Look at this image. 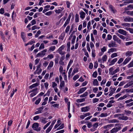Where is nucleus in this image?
Returning <instances> with one entry per match:
<instances>
[{
	"mask_svg": "<svg viewBox=\"0 0 133 133\" xmlns=\"http://www.w3.org/2000/svg\"><path fill=\"white\" fill-rule=\"evenodd\" d=\"M117 49L115 48H111L108 51V53H109L110 52H115L116 51Z\"/></svg>",
	"mask_w": 133,
	"mask_h": 133,
	"instance_id": "obj_24",
	"label": "nucleus"
},
{
	"mask_svg": "<svg viewBox=\"0 0 133 133\" xmlns=\"http://www.w3.org/2000/svg\"><path fill=\"white\" fill-rule=\"evenodd\" d=\"M133 53V52L131 51H128L125 53V56H130L132 55Z\"/></svg>",
	"mask_w": 133,
	"mask_h": 133,
	"instance_id": "obj_15",
	"label": "nucleus"
},
{
	"mask_svg": "<svg viewBox=\"0 0 133 133\" xmlns=\"http://www.w3.org/2000/svg\"><path fill=\"white\" fill-rule=\"evenodd\" d=\"M39 117L38 116H36L34 117L33 119L34 120L36 121L39 119Z\"/></svg>",
	"mask_w": 133,
	"mask_h": 133,
	"instance_id": "obj_51",
	"label": "nucleus"
},
{
	"mask_svg": "<svg viewBox=\"0 0 133 133\" xmlns=\"http://www.w3.org/2000/svg\"><path fill=\"white\" fill-rule=\"evenodd\" d=\"M44 48V45L43 43H42L41 44L39 47V49H43Z\"/></svg>",
	"mask_w": 133,
	"mask_h": 133,
	"instance_id": "obj_48",
	"label": "nucleus"
},
{
	"mask_svg": "<svg viewBox=\"0 0 133 133\" xmlns=\"http://www.w3.org/2000/svg\"><path fill=\"white\" fill-rule=\"evenodd\" d=\"M89 107L88 106H87L85 107L82 108H81V111L82 112H85L89 110Z\"/></svg>",
	"mask_w": 133,
	"mask_h": 133,
	"instance_id": "obj_11",
	"label": "nucleus"
},
{
	"mask_svg": "<svg viewBox=\"0 0 133 133\" xmlns=\"http://www.w3.org/2000/svg\"><path fill=\"white\" fill-rule=\"evenodd\" d=\"M70 27L69 26H68L66 27V29L65 30V32L66 33H68V32L69 31L70 29Z\"/></svg>",
	"mask_w": 133,
	"mask_h": 133,
	"instance_id": "obj_61",
	"label": "nucleus"
},
{
	"mask_svg": "<svg viewBox=\"0 0 133 133\" xmlns=\"http://www.w3.org/2000/svg\"><path fill=\"white\" fill-rule=\"evenodd\" d=\"M39 85V83H36L30 85V86L29 88L31 89H32L33 88H34L36 87L37 86Z\"/></svg>",
	"mask_w": 133,
	"mask_h": 133,
	"instance_id": "obj_10",
	"label": "nucleus"
},
{
	"mask_svg": "<svg viewBox=\"0 0 133 133\" xmlns=\"http://www.w3.org/2000/svg\"><path fill=\"white\" fill-rule=\"evenodd\" d=\"M98 90V88H94L93 89V91L94 93H96Z\"/></svg>",
	"mask_w": 133,
	"mask_h": 133,
	"instance_id": "obj_60",
	"label": "nucleus"
},
{
	"mask_svg": "<svg viewBox=\"0 0 133 133\" xmlns=\"http://www.w3.org/2000/svg\"><path fill=\"white\" fill-rule=\"evenodd\" d=\"M47 119L46 118H44L42 120L41 122L43 123H46L47 122V121L46 120Z\"/></svg>",
	"mask_w": 133,
	"mask_h": 133,
	"instance_id": "obj_56",
	"label": "nucleus"
},
{
	"mask_svg": "<svg viewBox=\"0 0 133 133\" xmlns=\"http://www.w3.org/2000/svg\"><path fill=\"white\" fill-rule=\"evenodd\" d=\"M107 116L108 114L107 113H102L100 115L99 117H105Z\"/></svg>",
	"mask_w": 133,
	"mask_h": 133,
	"instance_id": "obj_33",
	"label": "nucleus"
},
{
	"mask_svg": "<svg viewBox=\"0 0 133 133\" xmlns=\"http://www.w3.org/2000/svg\"><path fill=\"white\" fill-rule=\"evenodd\" d=\"M122 26H124L125 27L128 26V27H129L130 26V23H123L122 24Z\"/></svg>",
	"mask_w": 133,
	"mask_h": 133,
	"instance_id": "obj_31",
	"label": "nucleus"
},
{
	"mask_svg": "<svg viewBox=\"0 0 133 133\" xmlns=\"http://www.w3.org/2000/svg\"><path fill=\"white\" fill-rule=\"evenodd\" d=\"M109 8H110V10L112 11L114 13H115V10H114L113 8V7L112 6V5H110L109 6Z\"/></svg>",
	"mask_w": 133,
	"mask_h": 133,
	"instance_id": "obj_49",
	"label": "nucleus"
},
{
	"mask_svg": "<svg viewBox=\"0 0 133 133\" xmlns=\"http://www.w3.org/2000/svg\"><path fill=\"white\" fill-rule=\"evenodd\" d=\"M119 121L115 119H113L110 120V122L111 123H118Z\"/></svg>",
	"mask_w": 133,
	"mask_h": 133,
	"instance_id": "obj_27",
	"label": "nucleus"
},
{
	"mask_svg": "<svg viewBox=\"0 0 133 133\" xmlns=\"http://www.w3.org/2000/svg\"><path fill=\"white\" fill-rule=\"evenodd\" d=\"M70 42H68L67 44V50H70Z\"/></svg>",
	"mask_w": 133,
	"mask_h": 133,
	"instance_id": "obj_45",
	"label": "nucleus"
},
{
	"mask_svg": "<svg viewBox=\"0 0 133 133\" xmlns=\"http://www.w3.org/2000/svg\"><path fill=\"white\" fill-rule=\"evenodd\" d=\"M123 60V59L122 58H121L119 60L118 62V63L119 64L121 63H122Z\"/></svg>",
	"mask_w": 133,
	"mask_h": 133,
	"instance_id": "obj_58",
	"label": "nucleus"
},
{
	"mask_svg": "<svg viewBox=\"0 0 133 133\" xmlns=\"http://www.w3.org/2000/svg\"><path fill=\"white\" fill-rule=\"evenodd\" d=\"M0 35L1 37V38L4 41H5V38L4 35L3 34L2 31H1Z\"/></svg>",
	"mask_w": 133,
	"mask_h": 133,
	"instance_id": "obj_35",
	"label": "nucleus"
},
{
	"mask_svg": "<svg viewBox=\"0 0 133 133\" xmlns=\"http://www.w3.org/2000/svg\"><path fill=\"white\" fill-rule=\"evenodd\" d=\"M53 127L50 125V126L48 128L46 131V133H49Z\"/></svg>",
	"mask_w": 133,
	"mask_h": 133,
	"instance_id": "obj_30",
	"label": "nucleus"
},
{
	"mask_svg": "<svg viewBox=\"0 0 133 133\" xmlns=\"http://www.w3.org/2000/svg\"><path fill=\"white\" fill-rule=\"evenodd\" d=\"M118 131L117 129L115 128H113L112 130H110L111 133H114Z\"/></svg>",
	"mask_w": 133,
	"mask_h": 133,
	"instance_id": "obj_32",
	"label": "nucleus"
},
{
	"mask_svg": "<svg viewBox=\"0 0 133 133\" xmlns=\"http://www.w3.org/2000/svg\"><path fill=\"white\" fill-rule=\"evenodd\" d=\"M87 89L86 87L82 88L79 89L78 91L77 92V94H79L83 92Z\"/></svg>",
	"mask_w": 133,
	"mask_h": 133,
	"instance_id": "obj_9",
	"label": "nucleus"
},
{
	"mask_svg": "<svg viewBox=\"0 0 133 133\" xmlns=\"http://www.w3.org/2000/svg\"><path fill=\"white\" fill-rule=\"evenodd\" d=\"M121 125L119 124H115V126L116 127L117 126V127H116V128L117 129L118 131L121 129L122 128L121 127Z\"/></svg>",
	"mask_w": 133,
	"mask_h": 133,
	"instance_id": "obj_16",
	"label": "nucleus"
},
{
	"mask_svg": "<svg viewBox=\"0 0 133 133\" xmlns=\"http://www.w3.org/2000/svg\"><path fill=\"white\" fill-rule=\"evenodd\" d=\"M124 21L125 22H133V18L129 16L126 17L124 19Z\"/></svg>",
	"mask_w": 133,
	"mask_h": 133,
	"instance_id": "obj_7",
	"label": "nucleus"
},
{
	"mask_svg": "<svg viewBox=\"0 0 133 133\" xmlns=\"http://www.w3.org/2000/svg\"><path fill=\"white\" fill-rule=\"evenodd\" d=\"M56 47L55 46H51L49 48L48 51L50 52L51 51H53L55 49Z\"/></svg>",
	"mask_w": 133,
	"mask_h": 133,
	"instance_id": "obj_18",
	"label": "nucleus"
},
{
	"mask_svg": "<svg viewBox=\"0 0 133 133\" xmlns=\"http://www.w3.org/2000/svg\"><path fill=\"white\" fill-rule=\"evenodd\" d=\"M117 58H115L113 59L110 62V65H111L114 64L115 62L117 61Z\"/></svg>",
	"mask_w": 133,
	"mask_h": 133,
	"instance_id": "obj_26",
	"label": "nucleus"
},
{
	"mask_svg": "<svg viewBox=\"0 0 133 133\" xmlns=\"http://www.w3.org/2000/svg\"><path fill=\"white\" fill-rule=\"evenodd\" d=\"M107 59V56L106 55H104L102 58V60L103 62L106 61Z\"/></svg>",
	"mask_w": 133,
	"mask_h": 133,
	"instance_id": "obj_36",
	"label": "nucleus"
},
{
	"mask_svg": "<svg viewBox=\"0 0 133 133\" xmlns=\"http://www.w3.org/2000/svg\"><path fill=\"white\" fill-rule=\"evenodd\" d=\"M108 45L109 47H116L117 46L116 42L113 41H111L110 43L108 44Z\"/></svg>",
	"mask_w": 133,
	"mask_h": 133,
	"instance_id": "obj_5",
	"label": "nucleus"
},
{
	"mask_svg": "<svg viewBox=\"0 0 133 133\" xmlns=\"http://www.w3.org/2000/svg\"><path fill=\"white\" fill-rule=\"evenodd\" d=\"M76 38V36H74L73 37L71 41V43L72 44H73L75 43V41Z\"/></svg>",
	"mask_w": 133,
	"mask_h": 133,
	"instance_id": "obj_38",
	"label": "nucleus"
},
{
	"mask_svg": "<svg viewBox=\"0 0 133 133\" xmlns=\"http://www.w3.org/2000/svg\"><path fill=\"white\" fill-rule=\"evenodd\" d=\"M127 97V96L126 95H124L123 96L121 97H120L119 98H118V100H122L126 98Z\"/></svg>",
	"mask_w": 133,
	"mask_h": 133,
	"instance_id": "obj_39",
	"label": "nucleus"
},
{
	"mask_svg": "<svg viewBox=\"0 0 133 133\" xmlns=\"http://www.w3.org/2000/svg\"><path fill=\"white\" fill-rule=\"evenodd\" d=\"M85 101V99L84 98L78 99L76 100V102L78 103H79L84 102Z\"/></svg>",
	"mask_w": 133,
	"mask_h": 133,
	"instance_id": "obj_29",
	"label": "nucleus"
},
{
	"mask_svg": "<svg viewBox=\"0 0 133 133\" xmlns=\"http://www.w3.org/2000/svg\"><path fill=\"white\" fill-rule=\"evenodd\" d=\"M118 56L117 53H115L112 54L111 55V57L113 58L114 57L117 56Z\"/></svg>",
	"mask_w": 133,
	"mask_h": 133,
	"instance_id": "obj_44",
	"label": "nucleus"
},
{
	"mask_svg": "<svg viewBox=\"0 0 133 133\" xmlns=\"http://www.w3.org/2000/svg\"><path fill=\"white\" fill-rule=\"evenodd\" d=\"M126 29L128 30H129L131 33L133 34V29L127 28H126Z\"/></svg>",
	"mask_w": 133,
	"mask_h": 133,
	"instance_id": "obj_46",
	"label": "nucleus"
},
{
	"mask_svg": "<svg viewBox=\"0 0 133 133\" xmlns=\"http://www.w3.org/2000/svg\"><path fill=\"white\" fill-rule=\"evenodd\" d=\"M101 51L103 52L105 51L106 50V48L104 46L103 48L101 49Z\"/></svg>",
	"mask_w": 133,
	"mask_h": 133,
	"instance_id": "obj_64",
	"label": "nucleus"
},
{
	"mask_svg": "<svg viewBox=\"0 0 133 133\" xmlns=\"http://www.w3.org/2000/svg\"><path fill=\"white\" fill-rule=\"evenodd\" d=\"M97 73L96 72H94L92 74V76L95 78H96L97 77Z\"/></svg>",
	"mask_w": 133,
	"mask_h": 133,
	"instance_id": "obj_53",
	"label": "nucleus"
},
{
	"mask_svg": "<svg viewBox=\"0 0 133 133\" xmlns=\"http://www.w3.org/2000/svg\"><path fill=\"white\" fill-rule=\"evenodd\" d=\"M126 13L128 15L133 16V11H128Z\"/></svg>",
	"mask_w": 133,
	"mask_h": 133,
	"instance_id": "obj_34",
	"label": "nucleus"
},
{
	"mask_svg": "<svg viewBox=\"0 0 133 133\" xmlns=\"http://www.w3.org/2000/svg\"><path fill=\"white\" fill-rule=\"evenodd\" d=\"M53 64L54 63L53 62L51 61L49 64V65L47 68V69L49 70L53 66Z\"/></svg>",
	"mask_w": 133,
	"mask_h": 133,
	"instance_id": "obj_20",
	"label": "nucleus"
},
{
	"mask_svg": "<svg viewBox=\"0 0 133 133\" xmlns=\"http://www.w3.org/2000/svg\"><path fill=\"white\" fill-rule=\"evenodd\" d=\"M95 50L94 49L92 50V55L93 57H94L95 56Z\"/></svg>",
	"mask_w": 133,
	"mask_h": 133,
	"instance_id": "obj_59",
	"label": "nucleus"
},
{
	"mask_svg": "<svg viewBox=\"0 0 133 133\" xmlns=\"http://www.w3.org/2000/svg\"><path fill=\"white\" fill-rule=\"evenodd\" d=\"M93 84L95 86H98V85L99 84L98 82L97 79H95L93 82Z\"/></svg>",
	"mask_w": 133,
	"mask_h": 133,
	"instance_id": "obj_23",
	"label": "nucleus"
},
{
	"mask_svg": "<svg viewBox=\"0 0 133 133\" xmlns=\"http://www.w3.org/2000/svg\"><path fill=\"white\" fill-rule=\"evenodd\" d=\"M98 123L96 122L95 123V124H93L92 125L93 127L95 128H96L98 126Z\"/></svg>",
	"mask_w": 133,
	"mask_h": 133,
	"instance_id": "obj_54",
	"label": "nucleus"
},
{
	"mask_svg": "<svg viewBox=\"0 0 133 133\" xmlns=\"http://www.w3.org/2000/svg\"><path fill=\"white\" fill-rule=\"evenodd\" d=\"M41 100V98H39L35 102V103L36 104H38L40 102Z\"/></svg>",
	"mask_w": 133,
	"mask_h": 133,
	"instance_id": "obj_52",
	"label": "nucleus"
},
{
	"mask_svg": "<svg viewBox=\"0 0 133 133\" xmlns=\"http://www.w3.org/2000/svg\"><path fill=\"white\" fill-rule=\"evenodd\" d=\"M11 84H10L8 86V89H7V90L5 91V94L6 95H8V93L9 90L11 89Z\"/></svg>",
	"mask_w": 133,
	"mask_h": 133,
	"instance_id": "obj_21",
	"label": "nucleus"
},
{
	"mask_svg": "<svg viewBox=\"0 0 133 133\" xmlns=\"http://www.w3.org/2000/svg\"><path fill=\"white\" fill-rule=\"evenodd\" d=\"M119 119H122L123 120H126L128 119V117L126 116H124V115L122 116L119 117Z\"/></svg>",
	"mask_w": 133,
	"mask_h": 133,
	"instance_id": "obj_19",
	"label": "nucleus"
},
{
	"mask_svg": "<svg viewBox=\"0 0 133 133\" xmlns=\"http://www.w3.org/2000/svg\"><path fill=\"white\" fill-rule=\"evenodd\" d=\"M75 21L76 22H77L79 21L78 15L77 14H76L75 15Z\"/></svg>",
	"mask_w": 133,
	"mask_h": 133,
	"instance_id": "obj_37",
	"label": "nucleus"
},
{
	"mask_svg": "<svg viewBox=\"0 0 133 133\" xmlns=\"http://www.w3.org/2000/svg\"><path fill=\"white\" fill-rule=\"evenodd\" d=\"M37 92H34L33 93H31L30 95V97H32L35 95L37 94Z\"/></svg>",
	"mask_w": 133,
	"mask_h": 133,
	"instance_id": "obj_47",
	"label": "nucleus"
},
{
	"mask_svg": "<svg viewBox=\"0 0 133 133\" xmlns=\"http://www.w3.org/2000/svg\"><path fill=\"white\" fill-rule=\"evenodd\" d=\"M133 43V42H127L125 43V45L126 46H128L129 45H131Z\"/></svg>",
	"mask_w": 133,
	"mask_h": 133,
	"instance_id": "obj_57",
	"label": "nucleus"
},
{
	"mask_svg": "<svg viewBox=\"0 0 133 133\" xmlns=\"http://www.w3.org/2000/svg\"><path fill=\"white\" fill-rule=\"evenodd\" d=\"M41 31L40 30H39L37 32L36 34V35L35 36V37H38V36L39 35L41 34Z\"/></svg>",
	"mask_w": 133,
	"mask_h": 133,
	"instance_id": "obj_43",
	"label": "nucleus"
},
{
	"mask_svg": "<svg viewBox=\"0 0 133 133\" xmlns=\"http://www.w3.org/2000/svg\"><path fill=\"white\" fill-rule=\"evenodd\" d=\"M64 47L65 46L63 45L59 48L57 51L59 54L61 55H63L65 54V52L62 51V50L64 49Z\"/></svg>",
	"mask_w": 133,
	"mask_h": 133,
	"instance_id": "obj_3",
	"label": "nucleus"
},
{
	"mask_svg": "<svg viewBox=\"0 0 133 133\" xmlns=\"http://www.w3.org/2000/svg\"><path fill=\"white\" fill-rule=\"evenodd\" d=\"M69 22L67 20H66L64 24L63 25V26H64V27H65L69 23Z\"/></svg>",
	"mask_w": 133,
	"mask_h": 133,
	"instance_id": "obj_63",
	"label": "nucleus"
},
{
	"mask_svg": "<svg viewBox=\"0 0 133 133\" xmlns=\"http://www.w3.org/2000/svg\"><path fill=\"white\" fill-rule=\"evenodd\" d=\"M65 84L64 82L62 81L60 83V87L61 90H62L63 87H64Z\"/></svg>",
	"mask_w": 133,
	"mask_h": 133,
	"instance_id": "obj_25",
	"label": "nucleus"
},
{
	"mask_svg": "<svg viewBox=\"0 0 133 133\" xmlns=\"http://www.w3.org/2000/svg\"><path fill=\"white\" fill-rule=\"evenodd\" d=\"M117 31L120 34L124 36H126L127 35V32L125 31L122 29H120Z\"/></svg>",
	"mask_w": 133,
	"mask_h": 133,
	"instance_id": "obj_6",
	"label": "nucleus"
},
{
	"mask_svg": "<svg viewBox=\"0 0 133 133\" xmlns=\"http://www.w3.org/2000/svg\"><path fill=\"white\" fill-rule=\"evenodd\" d=\"M119 71V70L118 68H117L114 71H113L112 72L111 75H113L114 74H115L117 72H118Z\"/></svg>",
	"mask_w": 133,
	"mask_h": 133,
	"instance_id": "obj_28",
	"label": "nucleus"
},
{
	"mask_svg": "<svg viewBox=\"0 0 133 133\" xmlns=\"http://www.w3.org/2000/svg\"><path fill=\"white\" fill-rule=\"evenodd\" d=\"M113 39L114 41H116L119 44H121V40L116 35H114L113 36Z\"/></svg>",
	"mask_w": 133,
	"mask_h": 133,
	"instance_id": "obj_4",
	"label": "nucleus"
},
{
	"mask_svg": "<svg viewBox=\"0 0 133 133\" xmlns=\"http://www.w3.org/2000/svg\"><path fill=\"white\" fill-rule=\"evenodd\" d=\"M106 80L105 79H104L101 83V84L102 85L103 84H104L106 83Z\"/></svg>",
	"mask_w": 133,
	"mask_h": 133,
	"instance_id": "obj_55",
	"label": "nucleus"
},
{
	"mask_svg": "<svg viewBox=\"0 0 133 133\" xmlns=\"http://www.w3.org/2000/svg\"><path fill=\"white\" fill-rule=\"evenodd\" d=\"M64 8H60L58 10H56L55 12L56 14H59L63 10Z\"/></svg>",
	"mask_w": 133,
	"mask_h": 133,
	"instance_id": "obj_13",
	"label": "nucleus"
},
{
	"mask_svg": "<svg viewBox=\"0 0 133 133\" xmlns=\"http://www.w3.org/2000/svg\"><path fill=\"white\" fill-rule=\"evenodd\" d=\"M131 58L130 57H127L124 61L123 62V64L124 65L127 64L131 59Z\"/></svg>",
	"mask_w": 133,
	"mask_h": 133,
	"instance_id": "obj_12",
	"label": "nucleus"
},
{
	"mask_svg": "<svg viewBox=\"0 0 133 133\" xmlns=\"http://www.w3.org/2000/svg\"><path fill=\"white\" fill-rule=\"evenodd\" d=\"M47 51V49H46L44 50L41 51L39 53H38L37 55V57H42L45 55V53Z\"/></svg>",
	"mask_w": 133,
	"mask_h": 133,
	"instance_id": "obj_2",
	"label": "nucleus"
},
{
	"mask_svg": "<svg viewBox=\"0 0 133 133\" xmlns=\"http://www.w3.org/2000/svg\"><path fill=\"white\" fill-rule=\"evenodd\" d=\"M99 99L98 98H95L93 99V102L95 103L98 102L99 101Z\"/></svg>",
	"mask_w": 133,
	"mask_h": 133,
	"instance_id": "obj_50",
	"label": "nucleus"
},
{
	"mask_svg": "<svg viewBox=\"0 0 133 133\" xmlns=\"http://www.w3.org/2000/svg\"><path fill=\"white\" fill-rule=\"evenodd\" d=\"M32 128L33 129L37 131H40L41 128L39 127V124L37 123H34L32 125Z\"/></svg>",
	"mask_w": 133,
	"mask_h": 133,
	"instance_id": "obj_1",
	"label": "nucleus"
},
{
	"mask_svg": "<svg viewBox=\"0 0 133 133\" xmlns=\"http://www.w3.org/2000/svg\"><path fill=\"white\" fill-rule=\"evenodd\" d=\"M113 125L112 124H110L107 125L106 126H105L103 127V128L105 129H106L107 128H109V127H110L112 126Z\"/></svg>",
	"mask_w": 133,
	"mask_h": 133,
	"instance_id": "obj_41",
	"label": "nucleus"
},
{
	"mask_svg": "<svg viewBox=\"0 0 133 133\" xmlns=\"http://www.w3.org/2000/svg\"><path fill=\"white\" fill-rule=\"evenodd\" d=\"M51 123V122H49L48 123H47L43 127V129L44 130H45L47 127L49 125H50Z\"/></svg>",
	"mask_w": 133,
	"mask_h": 133,
	"instance_id": "obj_40",
	"label": "nucleus"
},
{
	"mask_svg": "<svg viewBox=\"0 0 133 133\" xmlns=\"http://www.w3.org/2000/svg\"><path fill=\"white\" fill-rule=\"evenodd\" d=\"M61 121L60 120H58L57 123V124H56L54 126V128L55 129L57 128L61 124Z\"/></svg>",
	"mask_w": 133,
	"mask_h": 133,
	"instance_id": "obj_17",
	"label": "nucleus"
},
{
	"mask_svg": "<svg viewBox=\"0 0 133 133\" xmlns=\"http://www.w3.org/2000/svg\"><path fill=\"white\" fill-rule=\"evenodd\" d=\"M80 15V17L82 19H83L85 17V13L83 11L79 13Z\"/></svg>",
	"mask_w": 133,
	"mask_h": 133,
	"instance_id": "obj_14",
	"label": "nucleus"
},
{
	"mask_svg": "<svg viewBox=\"0 0 133 133\" xmlns=\"http://www.w3.org/2000/svg\"><path fill=\"white\" fill-rule=\"evenodd\" d=\"M133 66V60L128 65V67L129 68Z\"/></svg>",
	"mask_w": 133,
	"mask_h": 133,
	"instance_id": "obj_42",
	"label": "nucleus"
},
{
	"mask_svg": "<svg viewBox=\"0 0 133 133\" xmlns=\"http://www.w3.org/2000/svg\"><path fill=\"white\" fill-rule=\"evenodd\" d=\"M52 14V12L51 11L47 12L45 14V15L47 16H50Z\"/></svg>",
	"mask_w": 133,
	"mask_h": 133,
	"instance_id": "obj_62",
	"label": "nucleus"
},
{
	"mask_svg": "<svg viewBox=\"0 0 133 133\" xmlns=\"http://www.w3.org/2000/svg\"><path fill=\"white\" fill-rule=\"evenodd\" d=\"M116 34L120 38H121L123 40H124L125 39V36H123V35H120L119 34H118V33H116Z\"/></svg>",
	"mask_w": 133,
	"mask_h": 133,
	"instance_id": "obj_22",
	"label": "nucleus"
},
{
	"mask_svg": "<svg viewBox=\"0 0 133 133\" xmlns=\"http://www.w3.org/2000/svg\"><path fill=\"white\" fill-rule=\"evenodd\" d=\"M133 84V81H131L129 82L127 84L124 86V88H127L131 86Z\"/></svg>",
	"mask_w": 133,
	"mask_h": 133,
	"instance_id": "obj_8",
	"label": "nucleus"
}]
</instances>
